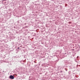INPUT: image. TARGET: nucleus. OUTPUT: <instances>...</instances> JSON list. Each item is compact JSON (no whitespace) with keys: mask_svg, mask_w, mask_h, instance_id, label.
Instances as JSON below:
<instances>
[{"mask_svg":"<svg viewBox=\"0 0 80 80\" xmlns=\"http://www.w3.org/2000/svg\"><path fill=\"white\" fill-rule=\"evenodd\" d=\"M4 3H7L6 2H4Z\"/></svg>","mask_w":80,"mask_h":80,"instance_id":"obj_2","label":"nucleus"},{"mask_svg":"<svg viewBox=\"0 0 80 80\" xmlns=\"http://www.w3.org/2000/svg\"><path fill=\"white\" fill-rule=\"evenodd\" d=\"M10 78L11 79H14V77H13V76L12 75L10 76Z\"/></svg>","mask_w":80,"mask_h":80,"instance_id":"obj_1","label":"nucleus"},{"mask_svg":"<svg viewBox=\"0 0 80 80\" xmlns=\"http://www.w3.org/2000/svg\"><path fill=\"white\" fill-rule=\"evenodd\" d=\"M18 49H19V48H18Z\"/></svg>","mask_w":80,"mask_h":80,"instance_id":"obj_3","label":"nucleus"}]
</instances>
